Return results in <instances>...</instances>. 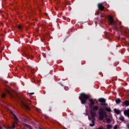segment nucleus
Segmentation results:
<instances>
[{
    "instance_id": "28",
    "label": "nucleus",
    "mask_w": 129,
    "mask_h": 129,
    "mask_svg": "<svg viewBox=\"0 0 129 129\" xmlns=\"http://www.w3.org/2000/svg\"><path fill=\"white\" fill-rule=\"evenodd\" d=\"M0 129H3V127H2V126H0Z\"/></svg>"
},
{
    "instance_id": "15",
    "label": "nucleus",
    "mask_w": 129,
    "mask_h": 129,
    "mask_svg": "<svg viewBox=\"0 0 129 129\" xmlns=\"http://www.w3.org/2000/svg\"><path fill=\"white\" fill-rule=\"evenodd\" d=\"M115 102L117 104H119V103L121 102L120 99L118 98L115 100Z\"/></svg>"
},
{
    "instance_id": "22",
    "label": "nucleus",
    "mask_w": 129,
    "mask_h": 129,
    "mask_svg": "<svg viewBox=\"0 0 129 129\" xmlns=\"http://www.w3.org/2000/svg\"><path fill=\"white\" fill-rule=\"evenodd\" d=\"M6 92L7 93H8V94L12 95V93H11V91H10L9 90H6Z\"/></svg>"
},
{
    "instance_id": "25",
    "label": "nucleus",
    "mask_w": 129,
    "mask_h": 129,
    "mask_svg": "<svg viewBox=\"0 0 129 129\" xmlns=\"http://www.w3.org/2000/svg\"><path fill=\"white\" fill-rule=\"evenodd\" d=\"M126 126L129 129V123L126 124Z\"/></svg>"
},
{
    "instance_id": "14",
    "label": "nucleus",
    "mask_w": 129,
    "mask_h": 129,
    "mask_svg": "<svg viewBox=\"0 0 129 129\" xmlns=\"http://www.w3.org/2000/svg\"><path fill=\"white\" fill-rule=\"evenodd\" d=\"M114 111L115 113H116V114H119V113H120V111H119V110L117 109L116 108L114 109Z\"/></svg>"
},
{
    "instance_id": "24",
    "label": "nucleus",
    "mask_w": 129,
    "mask_h": 129,
    "mask_svg": "<svg viewBox=\"0 0 129 129\" xmlns=\"http://www.w3.org/2000/svg\"><path fill=\"white\" fill-rule=\"evenodd\" d=\"M113 129H117V125H115L113 127Z\"/></svg>"
},
{
    "instance_id": "5",
    "label": "nucleus",
    "mask_w": 129,
    "mask_h": 129,
    "mask_svg": "<svg viewBox=\"0 0 129 129\" xmlns=\"http://www.w3.org/2000/svg\"><path fill=\"white\" fill-rule=\"evenodd\" d=\"M98 101L100 102V105L107 106V104L106 102L105 99L104 98H101L98 99Z\"/></svg>"
},
{
    "instance_id": "8",
    "label": "nucleus",
    "mask_w": 129,
    "mask_h": 129,
    "mask_svg": "<svg viewBox=\"0 0 129 129\" xmlns=\"http://www.w3.org/2000/svg\"><path fill=\"white\" fill-rule=\"evenodd\" d=\"M98 8L99 9L100 11H104V6H103V5H102V4L101 3H99L98 4Z\"/></svg>"
},
{
    "instance_id": "11",
    "label": "nucleus",
    "mask_w": 129,
    "mask_h": 129,
    "mask_svg": "<svg viewBox=\"0 0 129 129\" xmlns=\"http://www.w3.org/2000/svg\"><path fill=\"white\" fill-rule=\"evenodd\" d=\"M24 55L26 56V57L29 58V59H33V58H34L33 55H30L28 53L24 52Z\"/></svg>"
},
{
    "instance_id": "10",
    "label": "nucleus",
    "mask_w": 129,
    "mask_h": 129,
    "mask_svg": "<svg viewBox=\"0 0 129 129\" xmlns=\"http://www.w3.org/2000/svg\"><path fill=\"white\" fill-rule=\"evenodd\" d=\"M122 106H129V101L127 100L122 102Z\"/></svg>"
},
{
    "instance_id": "16",
    "label": "nucleus",
    "mask_w": 129,
    "mask_h": 129,
    "mask_svg": "<svg viewBox=\"0 0 129 129\" xmlns=\"http://www.w3.org/2000/svg\"><path fill=\"white\" fill-rule=\"evenodd\" d=\"M106 121L107 123L111 122V119H110L109 118H106Z\"/></svg>"
},
{
    "instance_id": "1",
    "label": "nucleus",
    "mask_w": 129,
    "mask_h": 129,
    "mask_svg": "<svg viewBox=\"0 0 129 129\" xmlns=\"http://www.w3.org/2000/svg\"><path fill=\"white\" fill-rule=\"evenodd\" d=\"M99 109V107L97 106H94L91 108L90 113L91 115V117L88 116L89 120H91L92 123H90V126H94L95 125V117L96 116V112Z\"/></svg>"
},
{
    "instance_id": "26",
    "label": "nucleus",
    "mask_w": 129,
    "mask_h": 129,
    "mask_svg": "<svg viewBox=\"0 0 129 129\" xmlns=\"http://www.w3.org/2000/svg\"><path fill=\"white\" fill-rule=\"evenodd\" d=\"M34 93H30L29 94H30L31 95H33V94H34Z\"/></svg>"
},
{
    "instance_id": "27",
    "label": "nucleus",
    "mask_w": 129,
    "mask_h": 129,
    "mask_svg": "<svg viewBox=\"0 0 129 129\" xmlns=\"http://www.w3.org/2000/svg\"><path fill=\"white\" fill-rule=\"evenodd\" d=\"M42 27H43V28H45V27H46V26H45L44 25H42Z\"/></svg>"
},
{
    "instance_id": "3",
    "label": "nucleus",
    "mask_w": 129,
    "mask_h": 129,
    "mask_svg": "<svg viewBox=\"0 0 129 129\" xmlns=\"http://www.w3.org/2000/svg\"><path fill=\"white\" fill-rule=\"evenodd\" d=\"M79 99L81 101L82 104H85L88 99H89V96L85 93H83L81 94L80 96L79 97Z\"/></svg>"
},
{
    "instance_id": "18",
    "label": "nucleus",
    "mask_w": 129,
    "mask_h": 129,
    "mask_svg": "<svg viewBox=\"0 0 129 129\" xmlns=\"http://www.w3.org/2000/svg\"><path fill=\"white\" fill-rule=\"evenodd\" d=\"M1 96H2V98H5V97H6V96H7V94H6V93H3L1 95Z\"/></svg>"
},
{
    "instance_id": "12",
    "label": "nucleus",
    "mask_w": 129,
    "mask_h": 129,
    "mask_svg": "<svg viewBox=\"0 0 129 129\" xmlns=\"http://www.w3.org/2000/svg\"><path fill=\"white\" fill-rule=\"evenodd\" d=\"M124 115H126L129 117V109H127V110H124L123 111Z\"/></svg>"
},
{
    "instance_id": "6",
    "label": "nucleus",
    "mask_w": 129,
    "mask_h": 129,
    "mask_svg": "<svg viewBox=\"0 0 129 129\" xmlns=\"http://www.w3.org/2000/svg\"><path fill=\"white\" fill-rule=\"evenodd\" d=\"M109 19V22L111 25H115L116 24V22H114V20H113V18L111 16H109L108 17Z\"/></svg>"
},
{
    "instance_id": "19",
    "label": "nucleus",
    "mask_w": 129,
    "mask_h": 129,
    "mask_svg": "<svg viewBox=\"0 0 129 129\" xmlns=\"http://www.w3.org/2000/svg\"><path fill=\"white\" fill-rule=\"evenodd\" d=\"M16 124H17V122H15L13 123L12 125V128H16Z\"/></svg>"
},
{
    "instance_id": "7",
    "label": "nucleus",
    "mask_w": 129,
    "mask_h": 129,
    "mask_svg": "<svg viewBox=\"0 0 129 129\" xmlns=\"http://www.w3.org/2000/svg\"><path fill=\"white\" fill-rule=\"evenodd\" d=\"M90 103H88L89 107L91 108L93 105H95V102L93 100V99H90L89 100Z\"/></svg>"
},
{
    "instance_id": "17",
    "label": "nucleus",
    "mask_w": 129,
    "mask_h": 129,
    "mask_svg": "<svg viewBox=\"0 0 129 129\" xmlns=\"http://www.w3.org/2000/svg\"><path fill=\"white\" fill-rule=\"evenodd\" d=\"M119 120H121V121H124V117H123V116H120L119 117Z\"/></svg>"
},
{
    "instance_id": "9",
    "label": "nucleus",
    "mask_w": 129,
    "mask_h": 129,
    "mask_svg": "<svg viewBox=\"0 0 129 129\" xmlns=\"http://www.w3.org/2000/svg\"><path fill=\"white\" fill-rule=\"evenodd\" d=\"M10 112H11V114L13 115L14 119L15 122L17 123V122L19 121V118H18V117H17L16 114H15V113H14V112H13V111H11Z\"/></svg>"
},
{
    "instance_id": "13",
    "label": "nucleus",
    "mask_w": 129,
    "mask_h": 129,
    "mask_svg": "<svg viewBox=\"0 0 129 129\" xmlns=\"http://www.w3.org/2000/svg\"><path fill=\"white\" fill-rule=\"evenodd\" d=\"M120 31L121 32V33H124V34H126V31H125V30L123 29V28H122L121 27H120Z\"/></svg>"
},
{
    "instance_id": "20",
    "label": "nucleus",
    "mask_w": 129,
    "mask_h": 129,
    "mask_svg": "<svg viewBox=\"0 0 129 129\" xmlns=\"http://www.w3.org/2000/svg\"><path fill=\"white\" fill-rule=\"evenodd\" d=\"M112 127V125H110V124H108L107 125V129H110Z\"/></svg>"
},
{
    "instance_id": "21",
    "label": "nucleus",
    "mask_w": 129,
    "mask_h": 129,
    "mask_svg": "<svg viewBox=\"0 0 129 129\" xmlns=\"http://www.w3.org/2000/svg\"><path fill=\"white\" fill-rule=\"evenodd\" d=\"M18 28L19 30H22L23 29V26L21 25H18Z\"/></svg>"
},
{
    "instance_id": "23",
    "label": "nucleus",
    "mask_w": 129,
    "mask_h": 129,
    "mask_svg": "<svg viewBox=\"0 0 129 129\" xmlns=\"http://www.w3.org/2000/svg\"><path fill=\"white\" fill-rule=\"evenodd\" d=\"M96 129H103V126H100L98 128H96Z\"/></svg>"
},
{
    "instance_id": "2",
    "label": "nucleus",
    "mask_w": 129,
    "mask_h": 129,
    "mask_svg": "<svg viewBox=\"0 0 129 129\" xmlns=\"http://www.w3.org/2000/svg\"><path fill=\"white\" fill-rule=\"evenodd\" d=\"M105 111L111 112V109L107 107L105 108V110L102 108L99 109V120H103L104 117H107V114Z\"/></svg>"
},
{
    "instance_id": "4",
    "label": "nucleus",
    "mask_w": 129,
    "mask_h": 129,
    "mask_svg": "<svg viewBox=\"0 0 129 129\" xmlns=\"http://www.w3.org/2000/svg\"><path fill=\"white\" fill-rule=\"evenodd\" d=\"M20 101V104H21L22 106H23V107H24V108L26 110H31V108H30V107H29V105H28L27 104H26V103H25V102L22 100H21V99L20 98H19Z\"/></svg>"
}]
</instances>
